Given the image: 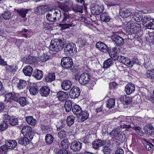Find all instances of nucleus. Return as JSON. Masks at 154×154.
<instances>
[{"instance_id":"393cba45","label":"nucleus","mask_w":154,"mask_h":154,"mask_svg":"<svg viewBox=\"0 0 154 154\" xmlns=\"http://www.w3.org/2000/svg\"><path fill=\"white\" fill-rule=\"evenodd\" d=\"M5 66L4 70L8 73L15 72L18 69V67L16 66L8 65L7 63Z\"/></svg>"},{"instance_id":"72a5a7b5","label":"nucleus","mask_w":154,"mask_h":154,"mask_svg":"<svg viewBox=\"0 0 154 154\" xmlns=\"http://www.w3.org/2000/svg\"><path fill=\"white\" fill-rule=\"evenodd\" d=\"M100 19L102 21L108 22L110 20L111 18L107 13L104 12L101 14Z\"/></svg>"},{"instance_id":"e433bc0d","label":"nucleus","mask_w":154,"mask_h":154,"mask_svg":"<svg viewBox=\"0 0 154 154\" xmlns=\"http://www.w3.org/2000/svg\"><path fill=\"white\" fill-rule=\"evenodd\" d=\"M55 78V73L54 72L49 73L46 75L45 80L47 82H50L54 81Z\"/></svg>"},{"instance_id":"423d86ee","label":"nucleus","mask_w":154,"mask_h":154,"mask_svg":"<svg viewBox=\"0 0 154 154\" xmlns=\"http://www.w3.org/2000/svg\"><path fill=\"white\" fill-rule=\"evenodd\" d=\"M61 65L64 68H70L73 65L72 59L69 57H63L61 60Z\"/></svg>"},{"instance_id":"052dcab7","label":"nucleus","mask_w":154,"mask_h":154,"mask_svg":"<svg viewBox=\"0 0 154 154\" xmlns=\"http://www.w3.org/2000/svg\"><path fill=\"white\" fill-rule=\"evenodd\" d=\"M56 154H68L67 151L65 149L62 150L56 149L54 150Z\"/></svg>"},{"instance_id":"6e6552de","label":"nucleus","mask_w":154,"mask_h":154,"mask_svg":"<svg viewBox=\"0 0 154 154\" xmlns=\"http://www.w3.org/2000/svg\"><path fill=\"white\" fill-rule=\"evenodd\" d=\"M75 45L73 43H70L67 44L64 48V50L65 54L70 55L72 53L76 51Z\"/></svg>"},{"instance_id":"79ce46f5","label":"nucleus","mask_w":154,"mask_h":154,"mask_svg":"<svg viewBox=\"0 0 154 154\" xmlns=\"http://www.w3.org/2000/svg\"><path fill=\"white\" fill-rule=\"evenodd\" d=\"M72 102L70 100H66L64 105V107L66 111L67 112H70L72 109Z\"/></svg>"},{"instance_id":"a878e982","label":"nucleus","mask_w":154,"mask_h":154,"mask_svg":"<svg viewBox=\"0 0 154 154\" xmlns=\"http://www.w3.org/2000/svg\"><path fill=\"white\" fill-rule=\"evenodd\" d=\"M138 61V60L136 58L130 60L127 58V59H126V61L125 62L124 64L128 67H132L133 65L135 63H137Z\"/></svg>"},{"instance_id":"0e129e2a","label":"nucleus","mask_w":154,"mask_h":154,"mask_svg":"<svg viewBox=\"0 0 154 154\" xmlns=\"http://www.w3.org/2000/svg\"><path fill=\"white\" fill-rule=\"evenodd\" d=\"M137 134L140 135L141 136L143 134V132L141 128L139 127H135L134 128Z\"/></svg>"},{"instance_id":"3c124183","label":"nucleus","mask_w":154,"mask_h":154,"mask_svg":"<svg viewBox=\"0 0 154 154\" xmlns=\"http://www.w3.org/2000/svg\"><path fill=\"white\" fill-rule=\"evenodd\" d=\"M54 138L50 134H47L45 136V142L48 144H50L53 141Z\"/></svg>"},{"instance_id":"6ab92c4d","label":"nucleus","mask_w":154,"mask_h":154,"mask_svg":"<svg viewBox=\"0 0 154 154\" xmlns=\"http://www.w3.org/2000/svg\"><path fill=\"white\" fill-rule=\"evenodd\" d=\"M72 85L71 82L68 80H63L61 84L62 89L65 91L69 89Z\"/></svg>"},{"instance_id":"49530a36","label":"nucleus","mask_w":154,"mask_h":154,"mask_svg":"<svg viewBox=\"0 0 154 154\" xmlns=\"http://www.w3.org/2000/svg\"><path fill=\"white\" fill-rule=\"evenodd\" d=\"M75 119V117L73 116L70 115L68 116L66 121L67 125L70 126L72 125L74 123Z\"/></svg>"},{"instance_id":"f704fd0d","label":"nucleus","mask_w":154,"mask_h":154,"mask_svg":"<svg viewBox=\"0 0 154 154\" xmlns=\"http://www.w3.org/2000/svg\"><path fill=\"white\" fill-rule=\"evenodd\" d=\"M145 132L148 135H152L154 134V127L151 124L149 125L144 129Z\"/></svg>"},{"instance_id":"7ed1b4c3","label":"nucleus","mask_w":154,"mask_h":154,"mask_svg":"<svg viewBox=\"0 0 154 154\" xmlns=\"http://www.w3.org/2000/svg\"><path fill=\"white\" fill-rule=\"evenodd\" d=\"M124 118H122L120 116L118 117L117 119V120H120V125L121 127H122L124 128H128L131 127V125H127L125 123V122H127L129 123L133 124L135 123V121L137 119V118L133 116H127L125 118L123 117Z\"/></svg>"},{"instance_id":"dca6fc26","label":"nucleus","mask_w":154,"mask_h":154,"mask_svg":"<svg viewBox=\"0 0 154 154\" xmlns=\"http://www.w3.org/2000/svg\"><path fill=\"white\" fill-rule=\"evenodd\" d=\"M111 143L110 141H107L105 143V146L103 147L102 151L104 154H110L112 150L110 148Z\"/></svg>"},{"instance_id":"ddd939ff","label":"nucleus","mask_w":154,"mask_h":154,"mask_svg":"<svg viewBox=\"0 0 154 154\" xmlns=\"http://www.w3.org/2000/svg\"><path fill=\"white\" fill-rule=\"evenodd\" d=\"M82 143L79 141H75L72 143L70 146L71 149L75 152H78L82 147Z\"/></svg>"},{"instance_id":"5701e85b","label":"nucleus","mask_w":154,"mask_h":154,"mask_svg":"<svg viewBox=\"0 0 154 154\" xmlns=\"http://www.w3.org/2000/svg\"><path fill=\"white\" fill-rule=\"evenodd\" d=\"M116 48H114L111 49L110 50H109L108 54L110 57L114 60H117L118 59V57L119 56L116 51Z\"/></svg>"},{"instance_id":"8fccbe9b","label":"nucleus","mask_w":154,"mask_h":154,"mask_svg":"<svg viewBox=\"0 0 154 154\" xmlns=\"http://www.w3.org/2000/svg\"><path fill=\"white\" fill-rule=\"evenodd\" d=\"M72 9L75 12L81 13L83 12V7L82 6L75 5L73 6Z\"/></svg>"},{"instance_id":"6e6d98bb","label":"nucleus","mask_w":154,"mask_h":154,"mask_svg":"<svg viewBox=\"0 0 154 154\" xmlns=\"http://www.w3.org/2000/svg\"><path fill=\"white\" fill-rule=\"evenodd\" d=\"M31 33L29 30L25 29L22 31V35L25 38H27L30 36Z\"/></svg>"},{"instance_id":"c03bdc74","label":"nucleus","mask_w":154,"mask_h":154,"mask_svg":"<svg viewBox=\"0 0 154 154\" xmlns=\"http://www.w3.org/2000/svg\"><path fill=\"white\" fill-rule=\"evenodd\" d=\"M120 100L122 102L123 104H129L131 102V99L125 95L121 97Z\"/></svg>"},{"instance_id":"412c9836","label":"nucleus","mask_w":154,"mask_h":154,"mask_svg":"<svg viewBox=\"0 0 154 154\" xmlns=\"http://www.w3.org/2000/svg\"><path fill=\"white\" fill-rule=\"evenodd\" d=\"M135 86L132 83H129L125 87V91L126 94L129 95L134 91Z\"/></svg>"},{"instance_id":"bb28decb","label":"nucleus","mask_w":154,"mask_h":154,"mask_svg":"<svg viewBox=\"0 0 154 154\" xmlns=\"http://www.w3.org/2000/svg\"><path fill=\"white\" fill-rule=\"evenodd\" d=\"M43 72L38 69H35L33 72L32 76L38 80L41 79L43 77Z\"/></svg>"},{"instance_id":"a18cd8bd","label":"nucleus","mask_w":154,"mask_h":154,"mask_svg":"<svg viewBox=\"0 0 154 154\" xmlns=\"http://www.w3.org/2000/svg\"><path fill=\"white\" fill-rule=\"evenodd\" d=\"M132 18L134 20L137 22H140L143 18V17L141 14L138 12H135L133 15Z\"/></svg>"},{"instance_id":"9b49d317","label":"nucleus","mask_w":154,"mask_h":154,"mask_svg":"<svg viewBox=\"0 0 154 154\" xmlns=\"http://www.w3.org/2000/svg\"><path fill=\"white\" fill-rule=\"evenodd\" d=\"M111 39L116 46H119L122 45L124 43V40L123 38L117 35H112Z\"/></svg>"},{"instance_id":"a211bd4d","label":"nucleus","mask_w":154,"mask_h":154,"mask_svg":"<svg viewBox=\"0 0 154 154\" xmlns=\"http://www.w3.org/2000/svg\"><path fill=\"white\" fill-rule=\"evenodd\" d=\"M5 143L9 149H14L17 146V142L15 140H7L5 141Z\"/></svg>"},{"instance_id":"13d9d810","label":"nucleus","mask_w":154,"mask_h":154,"mask_svg":"<svg viewBox=\"0 0 154 154\" xmlns=\"http://www.w3.org/2000/svg\"><path fill=\"white\" fill-rule=\"evenodd\" d=\"M9 124L12 126H14L18 124V120L16 118H10L8 122Z\"/></svg>"},{"instance_id":"cd10ccee","label":"nucleus","mask_w":154,"mask_h":154,"mask_svg":"<svg viewBox=\"0 0 154 154\" xmlns=\"http://www.w3.org/2000/svg\"><path fill=\"white\" fill-rule=\"evenodd\" d=\"M23 72L26 75L30 76L32 74L33 69L31 66L28 65L24 67Z\"/></svg>"},{"instance_id":"4468645a","label":"nucleus","mask_w":154,"mask_h":154,"mask_svg":"<svg viewBox=\"0 0 154 154\" xmlns=\"http://www.w3.org/2000/svg\"><path fill=\"white\" fill-rule=\"evenodd\" d=\"M23 62L29 64H33L37 62V59L34 57L30 56H26L23 58Z\"/></svg>"},{"instance_id":"e2e57ef3","label":"nucleus","mask_w":154,"mask_h":154,"mask_svg":"<svg viewBox=\"0 0 154 154\" xmlns=\"http://www.w3.org/2000/svg\"><path fill=\"white\" fill-rule=\"evenodd\" d=\"M78 44L79 46H84L86 44V42L84 39L79 38L77 41Z\"/></svg>"},{"instance_id":"4d7b16f0","label":"nucleus","mask_w":154,"mask_h":154,"mask_svg":"<svg viewBox=\"0 0 154 154\" xmlns=\"http://www.w3.org/2000/svg\"><path fill=\"white\" fill-rule=\"evenodd\" d=\"M8 149H9L5 143V145H3L0 147V153L1 154L6 153Z\"/></svg>"},{"instance_id":"ea45409f","label":"nucleus","mask_w":154,"mask_h":154,"mask_svg":"<svg viewBox=\"0 0 154 154\" xmlns=\"http://www.w3.org/2000/svg\"><path fill=\"white\" fill-rule=\"evenodd\" d=\"M26 120L27 123L32 126L35 125L36 124V119H34L32 116H26Z\"/></svg>"},{"instance_id":"39448f33","label":"nucleus","mask_w":154,"mask_h":154,"mask_svg":"<svg viewBox=\"0 0 154 154\" xmlns=\"http://www.w3.org/2000/svg\"><path fill=\"white\" fill-rule=\"evenodd\" d=\"M21 132L23 135L28 137L30 140H32L34 134L31 127L29 126H25L23 128Z\"/></svg>"},{"instance_id":"bf43d9fd","label":"nucleus","mask_w":154,"mask_h":154,"mask_svg":"<svg viewBox=\"0 0 154 154\" xmlns=\"http://www.w3.org/2000/svg\"><path fill=\"white\" fill-rule=\"evenodd\" d=\"M62 147L64 149L66 148L69 145V143L67 139H65L62 140L60 143Z\"/></svg>"},{"instance_id":"37998d69","label":"nucleus","mask_w":154,"mask_h":154,"mask_svg":"<svg viewBox=\"0 0 154 154\" xmlns=\"http://www.w3.org/2000/svg\"><path fill=\"white\" fill-rule=\"evenodd\" d=\"M113 63L112 59L109 58L104 62L103 67L104 68H107L113 65Z\"/></svg>"},{"instance_id":"4c0bfd02","label":"nucleus","mask_w":154,"mask_h":154,"mask_svg":"<svg viewBox=\"0 0 154 154\" xmlns=\"http://www.w3.org/2000/svg\"><path fill=\"white\" fill-rule=\"evenodd\" d=\"M140 23H137L133 26V28H131L129 31L131 33L135 34L139 31L140 29Z\"/></svg>"},{"instance_id":"f8f14e48","label":"nucleus","mask_w":154,"mask_h":154,"mask_svg":"<svg viewBox=\"0 0 154 154\" xmlns=\"http://www.w3.org/2000/svg\"><path fill=\"white\" fill-rule=\"evenodd\" d=\"M96 47L100 51L104 53H108L109 50L111 49V48H108L104 43L101 42H97L96 44Z\"/></svg>"},{"instance_id":"2f4dec72","label":"nucleus","mask_w":154,"mask_h":154,"mask_svg":"<svg viewBox=\"0 0 154 154\" xmlns=\"http://www.w3.org/2000/svg\"><path fill=\"white\" fill-rule=\"evenodd\" d=\"M105 143L101 140H99L94 141L92 143L93 147L96 149H98L99 147L104 146Z\"/></svg>"},{"instance_id":"473e14b6","label":"nucleus","mask_w":154,"mask_h":154,"mask_svg":"<svg viewBox=\"0 0 154 154\" xmlns=\"http://www.w3.org/2000/svg\"><path fill=\"white\" fill-rule=\"evenodd\" d=\"M40 127L42 131L46 133H48L51 131V128L45 123H41L40 124Z\"/></svg>"},{"instance_id":"680f3d73","label":"nucleus","mask_w":154,"mask_h":154,"mask_svg":"<svg viewBox=\"0 0 154 154\" xmlns=\"http://www.w3.org/2000/svg\"><path fill=\"white\" fill-rule=\"evenodd\" d=\"M120 133L119 128H117L113 130L110 134L112 135H113L114 137H117V135Z\"/></svg>"},{"instance_id":"b1692460","label":"nucleus","mask_w":154,"mask_h":154,"mask_svg":"<svg viewBox=\"0 0 154 154\" xmlns=\"http://www.w3.org/2000/svg\"><path fill=\"white\" fill-rule=\"evenodd\" d=\"M57 96L60 101L65 100L68 97V94L63 91H59L57 94Z\"/></svg>"},{"instance_id":"aec40b11","label":"nucleus","mask_w":154,"mask_h":154,"mask_svg":"<svg viewBox=\"0 0 154 154\" xmlns=\"http://www.w3.org/2000/svg\"><path fill=\"white\" fill-rule=\"evenodd\" d=\"M32 140H30L28 137L25 136L21 137L17 140L18 143L21 145H25L29 144L30 141Z\"/></svg>"},{"instance_id":"20e7f679","label":"nucleus","mask_w":154,"mask_h":154,"mask_svg":"<svg viewBox=\"0 0 154 154\" xmlns=\"http://www.w3.org/2000/svg\"><path fill=\"white\" fill-rule=\"evenodd\" d=\"M63 48L62 40L60 39H56L51 41L49 49L52 51L58 52L62 50Z\"/></svg>"},{"instance_id":"f257e3e1","label":"nucleus","mask_w":154,"mask_h":154,"mask_svg":"<svg viewBox=\"0 0 154 154\" xmlns=\"http://www.w3.org/2000/svg\"><path fill=\"white\" fill-rule=\"evenodd\" d=\"M62 23L59 24V26L62 29H64L75 26L76 22L75 20H73L69 17V14L65 13L64 14Z\"/></svg>"},{"instance_id":"1a4fd4ad","label":"nucleus","mask_w":154,"mask_h":154,"mask_svg":"<svg viewBox=\"0 0 154 154\" xmlns=\"http://www.w3.org/2000/svg\"><path fill=\"white\" fill-rule=\"evenodd\" d=\"M80 94L79 88L77 86L73 87L70 90L69 96L71 98L75 99L78 97Z\"/></svg>"},{"instance_id":"f3484780","label":"nucleus","mask_w":154,"mask_h":154,"mask_svg":"<svg viewBox=\"0 0 154 154\" xmlns=\"http://www.w3.org/2000/svg\"><path fill=\"white\" fill-rule=\"evenodd\" d=\"M104 10V7L102 6L96 5L92 8L91 12L94 15H98L102 12Z\"/></svg>"},{"instance_id":"0eeeda50","label":"nucleus","mask_w":154,"mask_h":154,"mask_svg":"<svg viewBox=\"0 0 154 154\" xmlns=\"http://www.w3.org/2000/svg\"><path fill=\"white\" fill-rule=\"evenodd\" d=\"M90 75L88 73H83L79 76V81L80 84L85 85L88 83L90 80Z\"/></svg>"},{"instance_id":"c9c22d12","label":"nucleus","mask_w":154,"mask_h":154,"mask_svg":"<svg viewBox=\"0 0 154 154\" xmlns=\"http://www.w3.org/2000/svg\"><path fill=\"white\" fill-rule=\"evenodd\" d=\"M72 110L74 114L79 116H80V114L82 110L80 107L77 105H75L73 106Z\"/></svg>"},{"instance_id":"7c9ffc66","label":"nucleus","mask_w":154,"mask_h":154,"mask_svg":"<svg viewBox=\"0 0 154 154\" xmlns=\"http://www.w3.org/2000/svg\"><path fill=\"white\" fill-rule=\"evenodd\" d=\"M15 101L19 103L20 105L23 107L26 105L28 103L27 98L25 97H21L18 98L17 97V100Z\"/></svg>"},{"instance_id":"a19ab883","label":"nucleus","mask_w":154,"mask_h":154,"mask_svg":"<svg viewBox=\"0 0 154 154\" xmlns=\"http://www.w3.org/2000/svg\"><path fill=\"white\" fill-rule=\"evenodd\" d=\"M29 11L28 9L22 8L17 9V12L21 17L24 18Z\"/></svg>"},{"instance_id":"338daca9","label":"nucleus","mask_w":154,"mask_h":154,"mask_svg":"<svg viewBox=\"0 0 154 154\" xmlns=\"http://www.w3.org/2000/svg\"><path fill=\"white\" fill-rule=\"evenodd\" d=\"M136 23V22H134L133 21H129L127 22L126 24V27H127L130 30L131 28H133V26Z\"/></svg>"},{"instance_id":"5fc2aeb1","label":"nucleus","mask_w":154,"mask_h":154,"mask_svg":"<svg viewBox=\"0 0 154 154\" xmlns=\"http://www.w3.org/2000/svg\"><path fill=\"white\" fill-rule=\"evenodd\" d=\"M147 77L150 79H154V69L148 70L146 73Z\"/></svg>"},{"instance_id":"c85d7f7f","label":"nucleus","mask_w":154,"mask_h":154,"mask_svg":"<svg viewBox=\"0 0 154 154\" xmlns=\"http://www.w3.org/2000/svg\"><path fill=\"white\" fill-rule=\"evenodd\" d=\"M29 90L30 94L32 95H36L38 92V87L35 84H32L30 85Z\"/></svg>"},{"instance_id":"09e8293b","label":"nucleus","mask_w":154,"mask_h":154,"mask_svg":"<svg viewBox=\"0 0 154 154\" xmlns=\"http://www.w3.org/2000/svg\"><path fill=\"white\" fill-rule=\"evenodd\" d=\"M107 107L109 108L113 107L115 105V100L113 98L109 99L106 103Z\"/></svg>"},{"instance_id":"f03ea898","label":"nucleus","mask_w":154,"mask_h":154,"mask_svg":"<svg viewBox=\"0 0 154 154\" xmlns=\"http://www.w3.org/2000/svg\"><path fill=\"white\" fill-rule=\"evenodd\" d=\"M60 11L57 9H52L46 14L47 19L50 22H55L57 19L59 20L61 17Z\"/></svg>"},{"instance_id":"2eb2a0df","label":"nucleus","mask_w":154,"mask_h":154,"mask_svg":"<svg viewBox=\"0 0 154 154\" xmlns=\"http://www.w3.org/2000/svg\"><path fill=\"white\" fill-rule=\"evenodd\" d=\"M50 90L47 86H43L39 90V93L42 96L47 97L50 93Z\"/></svg>"},{"instance_id":"603ef678","label":"nucleus","mask_w":154,"mask_h":154,"mask_svg":"<svg viewBox=\"0 0 154 154\" xmlns=\"http://www.w3.org/2000/svg\"><path fill=\"white\" fill-rule=\"evenodd\" d=\"M131 14L129 11L128 10H124L120 12V15L121 17L123 18H125L129 17Z\"/></svg>"},{"instance_id":"58836bf2","label":"nucleus","mask_w":154,"mask_h":154,"mask_svg":"<svg viewBox=\"0 0 154 154\" xmlns=\"http://www.w3.org/2000/svg\"><path fill=\"white\" fill-rule=\"evenodd\" d=\"M27 85V83L25 80L20 79L17 83V86L18 89L20 90L24 88Z\"/></svg>"},{"instance_id":"69168bd1","label":"nucleus","mask_w":154,"mask_h":154,"mask_svg":"<svg viewBox=\"0 0 154 154\" xmlns=\"http://www.w3.org/2000/svg\"><path fill=\"white\" fill-rule=\"evenodd\" d=\"M58 135L59 138L62 139L65 137L66 134L64 130H62L58 132Z\"/></svg>"},{"instance_id":"9d476101","label":"nucleus","mask_w":154,"mask_h":154,"mask_svg":"<svg viewBox=\"0 0 154 154\" xmlns=\"http://www.w3.org/2000/svg\"><path fill=\"white\" fill-rule=\"evenodd\" d=\"M49 9L48 6L43 5L40 6L35 8L34 11L35 13L36 14H43L48 11Z\"/></svg>"},{"instance_id":"de8ad7c7","label":"nucleus","mask_w":154,"mask_h":154,"mask_svg":"<svg viewBox=\"0 0 154 154\" xmlns=\"http://www.w3.org/2000/svg\"><path fill=\"white\" fill-rule=\"evenodd\" d=\"M89 116V113L86 111H83L82 110V112L80 114V116L81 117V121L82 122L87 119L88 118Z\"/></svg>"},{"instance_id":"c756f323","label":"nucleus","mask_w":154,"mask_h":154,"mask_svg":"<svg viewBox=\"0 0 154 154\" xmlns=\"http://www.w3.org/2000/svg\"><path fill=\"white\" fill-rule=\"evenodd\" d=\"M143 24L147 28L149 29L150 26V21L152 20V18L149 16H146L143 18Z\"/></svg>"},{"instance_id":"4be33fe9","label":"nucleus","mask_w":154,"mask_h":154,"mask_svg":"<svg viewBox=\"0 0 154 154\" xmlns=\"http://www.w3.org/2000/svg\"><path fill=\"white\" fill-rule=\"evenodd\" d=\"M17 96L14 93H8L5 95V101L6 102H11L12 100L15 101L17 100Z\"/></svg>"},{"instance_id":"774afa93","label":"nucleus","mask_w":154,"mask_h":154,"mask_svg":"<svg viewBox=\"0 0 154 154\" xmlns=\"http://www.w3.org/2000/svg\"><path fill=\"white\" fill-rule=\"evenodd\" d=\"M8 125L5 122L0 124V132L5 130L8 128Z\"/></svg>"},{"instance_id":"864d4df0","label":"nucleus","mask_w":154,"mask_h":154,"mask_svg":"<svg viewBox=\"0 0 154 154\" xmlns=\"http://www.w3.org/2000/svg\"><path fill=\"white\" fill-rule=\"evenodd\" d=\"M11 14L10 12L7 10L6 11H5L2 14V16L3 18L5 20H8L11 18Z\"/></svg>"}]
</instances>
